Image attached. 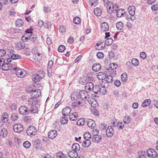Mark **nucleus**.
<instances>
[{
  "label": "nucleus",
  "mask_w": 158,
  "mask_h": 158,
  "mask_svg": "<svg viewBox=\"0 0 158 158\" xmlns=\"http://www.w3.org/2000/svg\"><path fill=\"white\" fill-rule=\"evenodd\" d=\"M107 83H102L99 85H95L94 86L93 90L94 93L97 94L99 93L102 95H104L106 94V85H107Z\"/></svg>",
  "instance_id": "obj_1"
},
{
  "label": "nucleus",
  "mask_w": 158,
  "mask_h": 158,
  "mask_svg": "<svg viewBox=\"0 0 158 158\" xmlns=\"http://www.w3.org/2000/svg\"><path fill=\"white\" fill-rule=\"evenodd\" d=\"M107 11L109 14H111L115 11L116 12L118 9V6L117 4H113L111 2H108L107 5Z\"/></svg>",
  "instance_id": "obj_2"
},
{
  "label": "nucleus",
  "mask_w": 158,
  "mask_h": 158,
  "mask_svg": "<svg viewBox=\"0 0 158 158\" xmlns=\"http://www.w3.org/2000/svg\"><path fill=\"white\" fill-rule=\"evenodd\" d=\"M41 72L42 73L40 75L37 73L33 75L32 77V79L33 81H34L35 82L39 81L40 79H42L45 76V73L44 71H42Z\"/></svg>",
  "instance_id": "obj_3"
},
{
  "label": "nucleus",
  "mask_w": 158,
  "mask_h": 158,
  "mask_svg": "<svg viewBox=\"0 0 158 158\" xmlns=\"http://www.w3.org/2000/svg\"><path fill=\"white\" fill-rule=\"evenodd\" d=\"M89 92H87L85 90L80 91L79 93V96L83 100L85 101L89 99Z\"/></svg>",
  "instance_id": "obj_4"
},
{
  "label": "nucleus",
  "mask_w": 158,
  "mask_h": 158,
  "mask_svg": "<svg viewBox=\"0 0 158 158\" xmlns=\"http://www.w3.org/2000/svg\"><path fill=\"white\" fill-rule=\"evenodd\" d=\"M37 133V130L33 126L29 127L27 130V133L29 135H34Z\"/></svg>",
  "instance_id": "obj_5"
},
{
  "label": "nucleus",
  "mask_w": 158,
  "mask_h": 158,
  "mask_svg": "<svg viewBox=\"0 0 158 158\" xmlns=\"http://www.w3.org/2000/svg\"><path fill=\"white\" fill-rule=\"evenodd\" d=\"M147 156L150 157V158H155L157 156V152L152 149H148L147 152Z\"/></svg>",
  "instance_id": "obj_6"
},
{
  "label": "nucleus",
  "mask_w": 158,
  "mask_h": 158,
  "mask_svg": "<svg viewBox=\"0 0 158 158\" xmlns=\"http://www.w3.org/2000/svg\"><path fill=\"white\" fill-rule=\"evenodd\" d=\"M42 88V87H41L40 89L34 90L32 89L31 93V97L34 99H36L40 97L41 95V89Z\"/></svg>",
  "instance_id": "obj_7"
},
{
  "label": "nucleus",
  "mask_w": 158,
  "mask_h": 158,
  "mask_svg": "<svg viewBox=\"0 0 158 158\" xmlns=\"http://www.w3.org/2000/svg\"><path fill=\"white\" fill-rule=\"evenodd\" d=\"M23 129V126L20 123L15 124L13 127L14 131L16 132H20Z\"/></svg>",
  "instance_id": "obj_8"
},
{
  "label": "nucleus",
  "mask_w": 158,
  "mask_h": 158,
  "mask_svg": "<svg viewBox=\"0 0 158 158\" xmlns=\"http://www.w3.org/2000/svg\"><path fill=\"white\" fill-rule=\"evenodd\" d=\"M106 135L107 137L110 138L112 137L114 133V131L111 126L108 127L106 131Z\"/></svg>",
  "instance_id": "obj_9"
},
{
  "label": "nucleus",
  "mask_w": 158,
  "mask_h": 158,
  "mask_svg": "<svg viewBox=\"0 0 158 158\" xmlns=\"http://www.w3.org/2000/svg\"><path fill=\"white\" fill-rule=\"evenodd\" d=\"M19 113L23 115H26L29 113V109L24 106H20L19 109Z\"/></svg>",
  "instance_id": "obj_10"
},
{
  "label": "nucleus",
  "mask_w": 158,
  "mask_h": 158,
  "mask_svg": "<svg viewBox=\"0 0 158 158\" xmlns=\"http://www.w3.org/2000/svg\"><path fill=\"white\" fill-rule=\"evenodd\" d=\"M16 74L18 77L22 78L25 76L26 74V73L24 70L19 69L16 71Z\"/></svg>",
  "instance_id": "obj_11"
},
{
  "label": "nucleus",
  "mask_w": 158,
  "mask_h": 158,
  "mask_svg": "<svg viewBox=\"0 0 158 158\" xmlns=\"http://www.w3.org/2000/svg\"><path fill=\"white\" fill-rule=\"evenodd\" d=\"M12 67V64L10 63H5L2 66V69L3 70L7 71L11 69Z\"/></svg>",
  "instance_id": "obj_12"
},
{
  "label": "nucleus",
  "mask_w": 158,
  "mask_h": 158,
  "mask_svg": "<svg viewBox=\"0 0 158 158\" xmlns=\"http://www.w3.org/2000/svg\"><path fill=\"white\" fill-rule=\"evenodd\" d=\"M68 155L70 158H76L78 156V153L76 151L72 150L69 151Z\"/></svg>",
  "instance_id": "obj_13"
},
{
  "label": "nucleus",
  "mask_w": 158,
  "mask_h": 158,
  "mask_svg": "<svg viewBox=\"0 0 158 158\" xmlns=\"http://www.w3.org/2000/svg\"><path fill=\"white\" fill-rule=\"evenodd\" d=\"M71 109L69 107H66L62 110V114L64 116L69 115L71 112Z\"/></svg>",
  "instance_id": "obj_14"
},
{
  "label": "nucleus",
  "mask_w": 158,
  "mask_h": 158,
  "mask_svg": "<svg viewBox=\"0 0 158 158\" xmlns=\"http://www.w3.org/2000/svg\"><path fill=\"white\" fill-rule=\"evenodd\" d=\"M57 135V132L55 130H52L50 131L48 133V136L49 138L53 139L56 137Z\"/></svg>",
  "instance_id": "obj_15"
},
{
  "label": "nucleus",
  "mask_w": 158,
  "mask_h": 158,
  "mask_svg": "<svg viewBox=\"0 0 158 158\" xmlns=\"http://www.w3.org/2000/svg\"><path fill=\"white\" fill-rule=\"evenodd\" d=\"M101 65L99 63L94 64L92 66V70L94 72H98L101 69Z\"/></svg>",
  "instance_id": "obj_16"
},
{
  "label": "nucleus",
  "mask_w": 158,
  "mask_h": 158,
  "mask_svg": "<svg viewBox=\"0 0 158 158\" xmlns=\"http://www.w3.org/2000/svg\"><path fill=\"white\" fill-rule=\"evenodd\" d=\"M94 86L92 82H87L85 85V90L91 91L93 90Z\"/></svg>",
  "instance_id": "obj_17"
},
{
  "label": "nucleus",
  "mask_w": 158,
  "mask_h": 158,
  "mask_svg": "<svg viewBox=\"0 0 158 158\" xmlns=\"http://www.w3.org/2000/svg\"><path fill=\"white\" fill-rule=\"evenodd\" d=\"M8 133V131L6 128H1L0 131V136L4 138L7 136Z\"/></svg>",
  "instance_id": "obj_18"
},
{
  "label": "nucleus",
  "mask_w": 158,
  "mask_h": 158,
  "mask_svg": "<svg viewBox=\"0 0 158 158\" xmlns=\"http://www.w3.org/2000/svg\"><path fill=\"white\" fill-rule=\"evenodd\" d=\"M1 119L3 123H6L9 120V115L6 113H4L1 115Z\"/></svg>",
  "instance_id": "obj_19"
},
{
  "label": "nucleus",
  "mask_w": 158,
  "mask_h": 158,
  "mask_svg": "<svg viewBox=\"0 0 158 158\" xmlns=\"http://www.w3.org/2000/svg\"><path fill=\"white\" fill-rule=\"evenodd\" d=\"M88 126L91 128H94L95 127L96 124L95 121L91 119H88L87 121Z\"/></svg>",
  "instance_id": "obj_20"
},
{
  "label": "nucleus",
  "mask_w": 158,
  "mask_h": 158,
  "mask_svg": "<svg viewBox=\"0 0 158 158\" xmlns=\"http://www.w3.org/2000/svg\"><path fill=\"white\" fill-rule=\"evenodd\" d=\"M69 118L71 121L76 120L78 118V114L76 112H74L69 115Z\"/></svg>",
  "instance_id": "obj_21"
},
{
  "label": "nucleus",
  "mask_w": 158,
  "mask_h": 158,
  "mask_svg": "<svg viewBox=\"0 0 158 158\" xmlns=\"http://www.w3.org/2000/svg\"><path fill=\"white\" fill-rule=\"evenodd\" d=\"M28 102V104L30 106L35 105L37 102L36 99H34L32 97L29 99Z\"/></svg>",
  "instance_id": "obj_22"
},
{
  "label": "nucleus",
  "mask_w": 158,
  "mask_h": 158,
  "mask_svg": "<svg viewBox=\"0 0 158 158\" xmlns=\"http://www.w3.org/2000/svg\"><path fill=\"white\" fill-rule=\"evenodd\" d=\"M101 30L103 31H107L109 30V27L108 25L106 22L102 23L101 24Z\"/></svg>",
  "instance_id": "obj_23"
},
{
  "label": "nucleus",
  "mask_w": 158,
  "mask_h": 158,
  "mask_svg": "<svg viewBox=\"0 0 158 158\" xmlns=\"http://www.w3.org/2000/svg\"><path fill=\"white\" fill-rule=\"evenodd\" d=\"M116 12V15L118 18H121L125 13V10L123 9H118Z\"/></svg>",
  "instance_id": "obj_24"
},
{
  "label": "nucleus",
  "mask_w": 158,
  "mask_h": 158,
  "mask_svg": "<svg viewBox=\"0 0 158 158\" xmlns=\"http://www.w3.org/2000/svg\"><path fill=\"white\" fill-rule=\"evenodd\" d=\"M129 14L131 15H134L135 14V7L134 6H131L128 9Z\"/></svg>",
  "instance_id": "obj_25"
},
{
  "label": "nucleus",
  "mask_w": 158,
  "mask_h": 158,
  "mask_svg": "<svg viewBox=\"0 0 158 158\" xmlns=\"http://www.w3.org/2000/svg\"><path fill=\"white\" fill-rule=\"evenodd\" d=\"M102 137L99 135H96L95 136H93L92 138V141L95 143H99L101 140Z\"/></svg>",
  "instance_id": "obj_26"
},
{
  "label": "nucleus",
  "mask_w": 158,
  "mask_h": 158,
  "mask_svg": "<svg viewBox=\"0 0 158 158\" xmlns=\"http://www.w3.org/2000/svg\"><path fill=\"white\" fill-rule=\"evenodd\" d=\"M25 47V44L23 42H20L16 44V48L19 50L23 49Z\"/></svg>",
  "instance_id": "obj_27"
},
{
  "label": "nucleus",
  "mask_w": 158,
  "mask_h": 158,
  "mask_svg": "<svg viewBox=\"0 0 158 158\" xmlns=\"http://www.w3.org/2000/svg\"><path fill=\"white\" fill-rule=\"evenodd\" d=\"M106 74L102 73L99 72L97 73V77L99 80H103L105 79Z\"/></svg>",
  "instance_id": "obj_28"
},
{
  "label": "nucleus",
  "mask_w": 158,
  "mask_h": 158,
  "mask_svg": "<svg viewBox=\"0 0 158 158\" xmlns=\"http://www.w3.org/2000/svg\"><path fill=\"white\" fill-rule=\"evenodd\" d=\"M29 109V113H35L38 111V108L35 105L32 106Z\"/></svg>",
  "instance_id": "obj_29"
},
{
  "label": "nucleus",
  "mask_w": 158,
  "mask_h": 158,
  "mask_svg": "<svg viewBox=\"0 0 158 158\" xmlns=\"http://www.w3.org/2000/svg\"><path fill=\"white\" fill-rule=\"evenodd\" d=\"M96 46V49L97 50H100L104 48L105 44L103 42H98L97 43Z\"/></svg>",
  "instance_id": "obj_30"
},
{
  "label": "nucleus",
  "mask_w": 158,
  "mask_h": 158,
  "mask_svg": "<svg viewBox=\"0 0 158 158\" xmlns=\"http://www.w3.org/2000/svg\"><path fill=\"white\" fill-rule=\"evenodd\" d=\"M72 148L73 150L77 152L80 149V147L79 144L77 143H74L72 146Z\"/></svg>",
  "instance_id": "obj_31"
},
{
  "label": "nucleus",
  "mask_w": 158,
  "mask_h": 158,
  "mask_svg": "<svg viewBox=\"0 0 158 158\" xmlns=\"http://www.w3.org/2000/svg\"><path fill=\"white\" fill-rule=\"evenodd\" d=\"M85 140L82 142V146L84 147L87 148L91 144V142L89 140Z\"/></svg>",
  "instance_id": "obj_32"
},
{
  "label": "nucleus",
  "mask_w": 158,
  "mask_h": 158,
  "mask_svg": "<svg viewBox=\"0 0 158 158\" xmlns=\"http://www.w3.org/2000/svg\"><path fill=\"white\" fill-rule=\"evenodd\" d=\"M151 101L150 99H146L142 103V106L143 107H146L149 105L151 104Z\"/></svg>",
  "instance_id": "obj_33"
},
{
  "label": "nucleus",
  "mask_w": 158,
  "mask_h": 158,
  "mask_svg": "<svg viewBox=\"0 0 158 158\" xmlns=\"http://www.w3.org/2000/svg\"><path fill=\"white\" fill-rule=\"evenodd\" d=\"M56 156L59 158H68V156L61 152H58L56 154Z\"/></svg>",
  "instance_id": "obj_34"
},
{
  "label": "nucleus",
  "mask_w": 158,
  "mask_h": 158,
  "mask_svg": "<svg viewBox=\"0 0 158 158\" xmlns=\"http://www.w3.org/2000/svg\"><path fill=\"white\" fill-rule=\"evenodd\" d=\"M23 23V21L21 19H18L16 21V26L17 27H21Z\"/></svg>",
  "instance_id": "obj_35"
},
{
  "label": "nucleus",
  "mask_w": 158,
  "mask_h": 158,
  "mask_svg": "<svg viewBox=\"0 0 158 158\" xmlns=\"http://www.w3.org/2000/svg\"><path fill=\"white\" fill-rule=\"evenodd\" d=\"M138 153L139 155L137 158H146L145 156L146 154L145 151H142L139 152Z\"/></svg>",
  "instance_id": "obj_36"
},
{
  "label": "nucleus",
  "mask_w": 158,
  "mask_h": 158,
  "mask_svg": "<svg viewBox=\"0 0 158 158\" xmlns=\"http://www.w3.org/2000/svg\"><path fill=\"white\" fill-rule=\"evenodd\" d=\"M131 118L129 116H126L124 117L123 121L125 123L128 124L130 123Z\"/></svg>",
  "instance_id": "obj_37"
},
{
  "label": "nucleus",
  "mask_w": 158,
  "mask_h": 158,
  "mask_svg": "<svg viewBox=\"0 0 158 158\" xmlns=\"http://www.w3.org/2000/svg\"><path fill=\"white\" fill-rule=\"evenodd\" d=\"M94 12L95 15L97 16H100L102 13L101 9L98 8H97L95 9L94 10Z\"/></svg>",
  "instance_id": "obj_38"
},
{
  "label": "nucleus",
  "mask_w": 158,
  "mask_h": 158,
  "mask_svg": "<svg viewBox=\"0 0 158 158\" xmlns=\"http://www.w3.org/2000/svg\"><path fill=\"white\" fill-rule=\"evenodd\" d=\"M105 79L107 82L111 83L113 81V78L111 75H108L106 77Z\"/></svg>",
  "instance_id": "obj_39"
},
{
  "label": "nucleus",
  "mask_w": 158,
  "mask_h": 158,
  "mask_svg": "<svg viewBox=\"0 0 158 158\" xmlns=\"http://www.w3.org/2000/svg\"><path fill=\"white\" fill-rule=\"evenodd\" d=\"M116 25L118 30H121L123 27V23L121 22H117L116 23Z\"/></svg>",
  "instance_id": "obj_40"
},
{
  "label": "nucleus",
  "mask_w": 158,
  "mask_h": 158,
  "mask_svg": "<svg viewBox=\"0 0 158 158\" xmlns=\"http://www.w3.org/2000/svg\"><path fill=\"white\" fill-rule=\"evenodd\" d=\"M30 38V35L28 34H25L23 35L21 38L22 40L24 42H26Z\"/></svg>",
  "instance_id": "obj_41"
},
{
  "label": "nucleus",
  "mask_w": 158,
  "mask_h": 158,
  "mask_svg": "<svg viewBox=\"0 0 158 158\" xmlns=\"http://www.w3.org/2000/svg\"><path fill=\"white\" fill-rule=\"evenodd\" d=\"M83 137L85 139L89 140L91 138V136L90 133L87 132L84 134Z\"/></svg>",
  "instance_id": "obj_42"
},
{
  "label": "nucleus",
  "mask_w": 158,
  "mask_h": 158,
  "mask_svg": "<svg viewBox=\"0 0 158 158\" xmlns=\"http://www.w3.org/2000/svg\"><path fill=\"white\" fill-rule=\"evenodd\" d=\"M60 121L62 124H64L67 123L68 119L67 117H63L61 118Z\"/></svg>",
  "instance_id": "obj_43"
},
{
  "label": "nucleus",
  "mask_w": 158,
  "mask_h": 158,
  "mask_svg": "<svg viewBox=\"0 0 158 158\" xmlns=\"http://www.w3.org/2000/svg\"><path fill=\"white\" fill-rule=\"evenodd\" d=\"M21 58V56L18 54H13L11 56V58L12 60L20 59Z\"/></svg>",
  "instance_id": "obj_44"
},
{
  "label": "nucleus",
  "mask_w": 158,
  "mask_h": 158,
  "mask_svg": "<svg viewBox=\"0 0 158 158\" xmlns=\"http://www.w3.org/2000/svg\"><path fill=\"white\" fill-rule=\"evenodd\" d=\"M113 42V40L111 38H108L106 39L105 41V44L107 46L111 44Z\"/></svg>",
  "instance_id": "obj_45"
},
{
  "label": "nucleus",
  "mask_w": 158,
  "mask_h": 158,
  "mask_svg": "<svg viewBox=\"0 0 158 158\" xmlns=\"http://www.w3.org/2000/svg\"><path fill=\"white\" fill-rule=\"evenodd\" d=\"M132 64L135 66H137L139 64V62L138 60L135 58L133 59L131 61Z\"/></svg>",
  "instance_id": "obj_46"
},
{
  "label": "nucleus",
  "mask_w": 158,
  "mask_h": 158,
  "mask_svg": "<svg viewBox=\"0 0 158 158\" xmlns=\"http://www.w3.org/2000/svg\"><path fill=\"white\" fill-rule=\"evenodd\" d=\"M108 70L110 72L109 73V74H110V75H111L112 77L116 75V71L115 69H109Z\"/></svg>",
  "instance_id": "obj_47"
},
{
  "label": "nucleus",
  "mask_w": 158,
  "mask_h": 158,
  "mask_svg": "<svg viewBox=\"0 0 158 158\" xmlns=\"http://www.w3.org/2000/svg\"><path fill=\"white\" fill-rule=\"evenodd\" d=\"M81 22V20L78 17H76L73 19V22L76 24L80 23Z\"/></svg>",
  "instance_id": "obj_48"
},
{
  "label": "nucleus",
  "mask_w": 158,
  "mask_h": 158,
  "mask_svg": "<svg viewBox=\"0 0 158 158\" xmlns=\"http://www.w3.org/2000/svg\"><path fill=\"white\" fill-rule=\"evenodd\" d=\"M23 145L25 148H29L31 146V143L29 141H26L23 143Z\"/></svg>",
  "instance_id": "obj_49"
},
{
  "label": "nucleus",
  "mask_w": 158,
  "mask_h": 158,
  "mask_svg": "<svg viewBox=\"0 0 158 158\" xmlns=\"http://www.w3.org/2000/svg\"><path fill=\"white\" fill-rule=\"evenodd\" d=\"M11 120L15 121H16L18 118V116L16 113L13 114L11 117Z\"/></svg>",
  "instance_id": "obj_50"
},
{
  "label": "nucleus",
  "mask_w": 158,
  "mask_h": 158,
  "mask_svg": "<svg viewBox=\"0 0 158 158\" xmlns=\"http://www.w3.org/2000/svg\"><path fill=\"white\" fill-rule=\"evenodd\" d=\"M77 124L80 126L84 125L85 123V121L83 118L80 119L77 122Z\"/></svg>",
  "instance_id": "obj_51"
},
{
  "label": "nucleus",
  "mask_w": 158,
  "mask_h": 158,
  "mask_svg": "<svg viewBox=\"0 0 158 158\" xmlns=\"http://www.w3.org/2000/svg\"><path fill=\"white\" fill-rule=\"evenodd\" d=\"M40 140L39 139L35 140L34 142V144L35 146V147L36 148H37L40 146Z\"/></svg>",
  "instance_id": "obj_52"
},
{
  "label": "nucleus",
  "mask_w": 158,
  "mask_h": 158,
  "mask_svg": "<svg viewBox=\"0 0 158 158\" xmlns=\"http://www.w3.org/2000/svg\"><path fill=\"white\" fill-rule=\"evenodd\" d=\"M127 75L126 73H123L121 75V79L123 81H125L127 80Z\"/></svg>",
  "instance_id": "obj_53"
},
{
  "label": "nucleus",
  "mask_w": 158,
  "mask_h": 158,
  "mask_svg": "<svg viewBox=\"0 0 158 158\" xmlns=\"http://www.w3.org/2000/svg\"><path fill=\"white\" fill-rule=\"evenodd\" d=\"M117 127L119 129H122L124 127V124L122 122H119L117 124Z\"/></svg>",
  "instance_id": "obj_54"
},
{
  "label": "nucleus",
  "mask_w": 158,
  "mask_h": 158,
  "mask_svg": "<svg viewBox=\"0 0 158 158\" xmlns=\"http://www.w3.org/2000/svg\"><path fill=\"white\" fill-rule=\"evenodd\" d=\"M65 49V47L62 45H60L58 49V51L60 52H63Z\"/></svg>",
  "instance_id": "obj_55"
},
{
  "label": "nucleus",
  "mask_w": 158,
  "mask_h": 158,
  "mask_svg": "<svg viewBox=\"0 0 158 158\" xmlns=\"http://www.w3.org/2000/svg\"><path fill=\"white\" fill-rule=\"evenodd\" d=\"M97 56L99 59H102L104 57V55L102 52H98L97 54Z\"/></svg>",
  "instance_id": "obj_56"
},
{
  "label": "nucleus",
  "mask_w": 158,
  "mask_h": 158,
  "mask_svg": "<svg viewBox=\"0 0 158 158\" xmlns=\"http://www.w3.org/2000/svg\"><path fill=\"white\" fill-rule=\"evenodd\" d=\"M99 131L97 129H94L92 131V134L93 135V136H95L96 135H98Z\"/></svg>",
  "instance_id": "obj_57"
},
{
  "label": "nucleus",
  "mask_w": 158,
  "mask_h": 158,
  "mask_svg": "<svg viewBox=\"0 0 158 158\" xmlns=\"http://www.w3.org/2000/svg\"><path fill=\"white\" fill-rule=\"evenodd\" d=\"M81 102L79 101L78 102H74L72 103V106L73 107H75L77 106H78L79 105L81 104Z\"/></svg>",
  "instance_id": "obj_58"
},
{
  "label": "nucleus",
  "mask_w": 158,
  "mask_h": 158,
  "mask_svg": "<svg viewBox=\"0 0 158 158\" xmlns=\"http://www.w3.org/2000/svg\"><path fill=\"white\" fill-rule=\"evenodd\" d=\"M66 27L64 26L61 25L59 28V31L61 32H64L66 31Z\"/></svg>",
  "instance_id": "obj_59"
},
{
  "label": "nucleus",
  "mask_w": 158,
  "mask_h": 158,
  "mask_svg": "<svg viewBox=\"0 0 158 158\" xmlns=\"http://www.w3.org/2000/svg\"><path fill=\"white\" fill-rule=\"evenodd\" d=\"M10 109L12 110H15L17 108V106L15 103H11L10 105Z\"/></svg>",
  "instance_id": "obj_60"
},
{
  "label": "nucleus",
  "mask_w": 158,
  "mask_h": 158,
  "mask_svg": "<svg viewBox=\"0 0 158 158\" xmlns=\"http://www.w3.org/2000/svg\"><path fill=\"white\" fill-rule=\"evenodd\" d=\"M30 39L33 42L35 41L36 40V36L34 34H31L30 35Z\"/></svg>",
  "instance_id": "obj_61"
},
{
  "label": "nucleus",
  "mask_w": 158,
  "mask_h": 158,
  "mask_svg": "<svg viewBox=\"0 0 158 158\" xmlns=\"http://www.w3.org/2000/svg\"><path fill=\"white\" fill-rule=\"evenodd\" d=\"M52 25V24L50 22H47L45 23L44 24V26L47 29H49L51 27Z\"/></svg>",
  "instance_id": "obj_62"
},
{
  "label": "nucleus",
  "mask_w": 158,
  "mask_h": 158,
  "mask_svg": "<svg viewBox=\"0 0 158 158\" xmlns=\"http://www.w3.org/2000/svg\"><path fill=\"white\" fill-rule=\"evenodd\" d=\"M114 85L117 87H119L121 85V82L119 80H116L114 81Z\"/></svg>",
  "instance_id": "obj_63"
},
{
  "label": "nucleus",
  "mask_w": 158,
  "mask_h": 158,
  "mask_svg": "<svg viewBox=\"0 0 158 158\" xmlns=\"http://www.w3.org/2000/svg\"><path fill=\"white\" fill-rule=\"evenodd\" d=\"M140 56L141 59H144L146 57V55L145 52H142L140 54Z\"/></svg>",
  "instance_id": "obj_64"
}]
</instances>
